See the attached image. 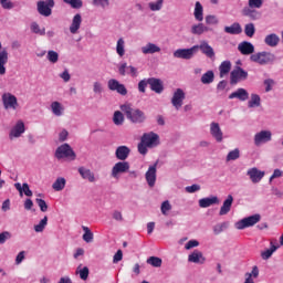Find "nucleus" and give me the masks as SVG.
<instances>
[{"instance_id": "53", "label": "nucleus", "mask_w": 283, "mask_h": 283, "mask_svg": "<svg viewBox=\"0 0 283 283\" xmlns=\"http://www.w3.org/2000/svg\"><path fill=\"white\" fill-rule=\"evenodd\" d=\"M206 23L207 25H218V23H220V20H218V17L210 14L206 17Z\"/></svg>"}, {"instance_id": "35", "label": "nucleus", "mask_w": 283, "mask_h": 283, "mask_svg": "<svg viewBox=\"0 0 283 283\" xmlns=\"http://www.w3.org/2000/svg\"><path fill=\"white\" fill-rule=\"evenodd\" d=\"M15 189L20 192L21 196H23V193L25 196H28L29 198H31L32 196V190H30V186L28 184H23L21 186V184H14Z\"/></svg>"}, {"instance_id": "13", "label": "nucleus", "mask_w": 283, "mask_h": 283, "mask_svg": "<svg viewBox=\"0 0 283 283\" xmlns=\"http://www.w3.org/2000/svg\"><path fill=\"white\" fill-rule=\"evenodd\" d=\"M129 171V164L127 161H118L112 168L113 178H117L118 174H127Z\"/></svg>"}, {"instance_id": "55", "label": "nucleus", "mask_w": 283, "mask_h": 283, "mask_svg": "<svg viewBox=\"0 0 283 283\" xmlns=\"http://www.w3.org/2000/svg\"><path fill=\"white\" fill-rule=\"evenodd\" d=\"M35 202L42 213H45V211H48V203L45 202V200L36 198Z\"/></svg>"}, {"instance_id": "5", "label": "nucleus", "mask_w": 283, "mask_h": 283, "mask_svg": "<svg viewBox=\"0 0 283 283\" xmlns=\"http://www.w3.org/2000/svg\"><path fill=\"white\" fill-rule=\"evenodd\" d=\"M261 217L260 214H253L248 218H243L235 223V229L242 231V229H249V227H255L258 222H260Z\"/></svg>"}, {"instance_id": "39", "label": "nucleus", "mask_w": 283, "mask_h": 283, "mask_svg": "<svg viewBox=\"0 0 283 283\" xmlns=\"http://www.w3.org/2000/svg\"><path fill=\"white\" fill-rule=\"evenodd\" d=\"M213 78H216V75L213 74V71H207L202 76H201V83L203 85H210V83H213Z\"/></svg>"}, {"instance_id": "2", "label": "nucleus", "mask_w": 283, "mask_h": 283, "mask_svg": "<svg viewBox=\"0 0 283 283\" xmlns=\"http://www.w3.org/2000/svg\"><path fill=\"white\" fill-rule=\"evenodd\" d=\"M252 63H259V65H268V63H273L275 61V55L271 52H259L250 56Z\"/></svg>"}, {"instance_id": "25", "label": "nucleus", "mask_w": 283, "mask_h": 283, "mask_svg": "<svg viewBox=\"0 0 283 283\" xmlns=\"http://www.w3.org/2000/svg\"><path fill=\"white\" fill-rule=\"evenodd\" d=\"M78 174L84 180H88V182H96V177L94 176V172H92V170L85 167H80Z\"/></svg>"}, {"instance_id": "9", "label": "nucleus", "mask_w": 283, "mask_h": 283, "mask_svg": "<svg viewBox=\"0 0 283 283\" xmlns=\"http://www.w3.org/2000/svg\"><path fill=\"white\" fill-rule=\"evenodd\" d=\"M107 85L111 92H117V94H120V96H127V87H125V84H120L118 80L111 78Z\"/></svg>"}, {"instance_id": "17", "label": "nucleus", "mask_w": 283, "mask_h": 283, "mask_svg": "<svg viewBox=\"0 0 283 283\" xmlns=\"http://www.w3.org/2000/svg\"><path fill=\"white\" fill-rule=\"evenodd\" d=\"M238 50L243 54V56H249V54L253 55L255 46L251 42L243 41L238 45Z\"/></svg>"}, {"instance_id": "32", "label": "nucleus", "mask_w": 283, "mask_h": 283, "mask_svg": "<svg viewBox=\"0 0 283 283\" xmlns=\"http://www.w3.org/2000/svg\"><path fill=\"white\" fill-rule=\"evenodd\" d=\"M188 262H193L195 264H202V262H205V258H202V252L195 250L191 254H189Z\"/></svg>"}, {"instance_id": "56", "label": "nucleus", "mask_w": 283, "mask_h": 283, "mask_svg": "<svg viewBox=\"0 0 283 283\" xmlns=\"http://www.w3.org/2000/svg\"><path fill=\"white\" fill-rule=\"evenodd\" d=\"M147 85H149V78L139 81L138 90L142 92V94H145L147 91Z\"/></svg>"}, {"instance_id": "64", "label": "nucleus", "mask_w": 283, "mask_h": 283, "mask_svg": "<svg viewBox=\"0 0 283 283\" xmlns=\"http://www.w3.org/2000/svg\"><path fill=\"white\" fill-rule=\"evenodd\" d=\"M250 8H262V0H249Z\"/></svg>"}, {"instance_id": "42", "label": "nucleus", "mask_w": 283, "mask_h": 283, "mask_svg": "<svg viewBox=\"0 0 283 283\" xmlns=\"http://www.w3.org/2000/svg\"><path fill=\"white\" fill-rule=\"evenodd\" d=\"M147 264H150V266H155L156 269H159V266H163V259L158 256H150L147 259Z\"/></svg>"}, {"instance_id": "11", "label": "nucleus", "mask_w": 283, "mask_h": 283, "mask_svg": "<svg viewBox=\"0 0 283 283\" xmlns=\"http://www.w3.org/2000/svg\"><path fill=\"white\" fill-rule=\"evenodd\" d=\"M272 136L273 134L270 130H261L254 135V145L260 147V145L271 142Z\"/></svg>"}, {"instance_id": "30", "label": "nucleus", "mask_w": 283, "mask_h": 283, "mask_svg": "<svg viewBox=\"0 0 283 283\" xmlns=\"http://www.w3.org/2000/svg\"><path fill=\"white\" fill-rule=\"evenodd\" d=\"M195 19L196 21H205V9L202 8V4L197 1L195 4Z\"/></svg>"}, {"instance_id": "40", "label": "nucleus", "mask_w": 283, "mask_h": 283, "mask_svg": "<svg viewBox=\"0 0 283 283\" xmlns=\"http://www.w3.org/2000/svg\"><path fill=\"white\" fill-rule=\"evenodd\" d=\"M83 264H80L76 269V273H78L81 280H87V277H90V268L84 266L82 268Z\"/></svg>"}, {"instance_id": "52", "label": "nucleus", "mask_w": 283, "mask_h": 283, "mask_svg": "<svg viewBox=\"0 0 283 283\" xmlns=\"http://www.w3.org/2000/svg\"><path fill=\"white\" fill-rule=\"evenodd\" d=\"M46 59H48V61H50V63H57L59 62V53L56 51H49Z\"/></svg>"}, {"instance_id": "33", "label": "nucleus", "mask_w": 283, "mask_h": 283, "mask_svg": "<svg viewBox=\"0 0 283 283\" xmlns=\"http://www.w3.org/2000/svg\"><path fill=\"white\" fill-rule=\"evenodd\" d=\"M142 52L143 54H156V52H160V46L149 42L142 48Z\"/></svg>"}, {"instance_id": "7", "label": "nucleus", "mask_w": 283, "mask_h": 283, "mask_svg": "<svg viewBox=\"0 0 283 283\" xmlns=\"http://www.w3.org/2000/svg\"><path fill=\"white\" fill-rule=\"evenodd\" d=\"M142 142L149 148L158 147V145H160V137L154 132L145 133L142 136Z\"/></svg>"}, {"instance_id": "22", "label": "nucleus", "mask_w": 283, "mask_h": 283, "mask_svg": "<svg viewBox=\"0 0 283 283\" xmlns=\"http://www.w3.org/2000/svg\"><path fill=\"white\" fill-rule=\"evenodd\" d=\"M81 23H83V18L81 17V13H76L73 17L72 23L70 25L71 34H76V32L81 30Z\"/></svg>"}, {"instance_id": "8", "label": "nucleus", "mask_w": 283, "mask_h": 283, "mask_svg": "<svg viewBox=\"0 0 283 283\" xmlns=\"http://www.w3.org/2000/svg\"><path fill=\"white\" fill-rule=\"evenodd\" d=\"M54 6V0L39 1L38 12L42 17H50L52 14V7Z\"/></svg>"}, {"instance_id": "1", "label": "nucleus", "mask_w": 283, "mask_h": 283, "mask_svg": "<svg viewBox=\"0 0 283 283\" xmlns=\"http://www.w3.org/2000/svg\"><path fill=\"white\" fill-rule=\"evenodd\" d=\"M120 111L125 114L126 118L130 120V123L140 124L147 120L145 112L140 111V108H133L130 103L120 105Z\"/></svg>"}, {"instance_id": "62", "label": "nucleus", "mask_w": 283, "mask_h": 283, "mask_svg": "<svg viewBox=\"0 0 283 283\" xmlns=\"http://www.w3.org/2000/svg\"><path fill=\"white\" fill-rule=\"evenodd\" d=\"M147 144L143 143V139L140 140V143L138 144V151L139 154H142L143 156H145V154H147Z\"/></svg>"}, {"instance_id": "36", "label": "nucleus", "mask_w": 283, "mask_h": 283, "mask_svg": "<svg viewBox=\"0 0 283 283\" xmlns=\"http://www.w3.org/2000/svg\"><path fill=\"white\" fill-rule=\"evenodd\" d=\"M51 112L54 114V116H63V112H65V108L60 102H53L51 104Z\"/></svg>"}, {"instance_id": "24", "label": "nucleus", "mask_w": 283, "mask_h": 283, "mask_svg": "<svg viewBox=\"0 0 283 283\" xmlns=\"http://www.w3.org/2000/svg\"><path fill=\"white\" fill-rule=\"evenodd\" d=\"M233 206V196L229 195L220 208L219 216H227Z\"/></svg>"}, {"instance_id": "29", "label": "nucleus", "mask_w": 283, "mask_h": 283, "mask_svg": "<svg viewBox=\"0 0 283 283\" xmlns=\"http://www.w3.org/2000/svg\"><path fill=\"white\" fill-rule=\"evenodd\" d=\"M260 275V270L258 269V265H254L252 268V271L249 273H245V281L244 283H255V279H258Z\"/></svg>"}, {"instance_id": "59", "label": "nucleus", "mask_w": 283, "mask_h": 283, "mask_svg": "<svg viewBox=\"0 0 283 283\" xmlns=\"http://www.w3.org/2000/svg\"><path fill=\"white\" fill-rule=\"evenodd\" d=\"M168 211H171V203H169V200H166L161 203V213H163V216H167Z\"/></svg>"}, {"instance_id": "27", "label": "nucleus", "mask_w": 283, "mask_h": 283, "mask_svg": "<svg viewBox=\"0 0 283 283\" xmlns=\"http://www.w3.org/2000/svg\"><path fill=\"white\" fill-rule=\"evenodd\" d=\"M265 45H269V48H277L280 44V36L275 33L268 34L264 39Z\"/></svg>"}, {"instance_id": "20", "label": "nucleus", "mask_w": 283, "mask_h": 283, "mask_svg": "<svg viewBox=\"0 0 283 283\" xmlns=\"http://www.w3.org/2000/svg\"><path fill=\"white\" fill-rule=\"evenodd\" d=\"M248 176L250 177V180L255 185L264 178V171H261L254 167L248 170Z\"/></svg>"}, {"instance_id": "3", "label": "nucleus", "mask_w": 283, "mask_h": 283, "mask_svg": "<svg viewBox=\"0 0 283 283\" xmlns=\"http://www.w3.org/2000/svg\"><path fill=\"white\" fill-rule=\"evenodd\" d=\"M55 158H57V160H61L62 158L76 160V153H74L70 144H63L55 150Z\"/></svg>"}, {"instance_id": "46", "label": "nucleus", "mask_w": 283, "mask_h": 283, "mask_svg": "<svg viewBox=\"0 0 283 283\" xmlns=\"http://www.w3.org/2000/svg\"><path fill=\"white\" fill-rule=\"evenodd\" d=\"M163 3H165V0H157L156 2L148 3V7L153 12H158L163 10Z\"/></svg>"}, {"instance_id": "48", "label": "nucleus", "mask_w": 283, "mask_h": 283, "mask_svg": "<svg viewBox=\"0 0 283 283\" xmlns=\"http://www.w3.org/2000/svg\"><path fill=\"white\" fill-rule=\"evenodd\" d=\"M116 52H117L118 56H125V40H123V38H120L117 41Z\"/></svg>"}, {"instance_id": "43", "label": "nucleus", "mask_w": 283, "mask_h": 283, "mask_svg": "<svg viewBox=\"0 0 283 283\" xmlns=\"http://www.w3.org/2000/svg\"><path fill=\"white\" fill-rule=\"evenodd\" d=\"M45 227H48V216H45L40 222L39 224L34 226V231L35 233H43Z\"/></svg>"}, {"instance_id": "54", "label": "nucleus", "mask_w": 283, "mask_h": 283, "mask_svg": "<svg viewBox=\"0 0 283 283\" xmlns=\"http://www.w3.org/2000/svg\"><path fill=\"white\" fill-rule=\"evenodd\" d=\"M224 229H227V222L219 223V224L214 226L213 227L214 235H220V233H222V231H224Z\"/></svg>"}, {"instance_id": "31", "label": "nucleus", "mask_w": 283, "mask_h": 283, "mask_svg": "<svg viewBox=\"0 0 283 283\" xmlns=\"http://www.w3.org/2000/svg\"><path fill=\"white\" fill-rule=\"evenodd\" d=\"M226 34H242V25L234 22L230 27H224Z\"/></svg>"}, {"instance_id": "47", "label": "nucleus", "mask_w": 283, "mask_h": 283, "mask_svg": "<svg viewBox=\"0 0 283 283\" xmlns=\"http://www.w3.org/2000/svg\"><path fill=\"white\" fill-rule=\"evenodd\" d=\"M238 158H240V149L235 148L227 155L226 160L231 163V160H238Z\"/></svg>"}, {"instance_id": "4", "label": "nucleus", "mask_w": 283, "mask_h": 283, "mask_svg": "<svg viewBox=\"0 0 283 283\" xmlns=\"http://www.w3.org/2000/svg\"><path fill=\"white\" fill-rule=\"evenodd\" d=\"M249 78V72L244 71V69L237 66L230 73V85H238L241 81H247Z\"/></svg>"}, {"instance_id": "61", "label": "nucleus", "mask_w": 283, "mask_h": 283, "mask_svg": "<svg viewBox=\"0 0 283 283\" xmlns=\"http://www.w3.org/2000/svg\"><path fill=\"white\" fill-rule=\"evenodd\" d=\"M196 247H200V242H198L197 240H190L186 243L185 249L189 251V249H193Z\"/></svg>"}, {"instance_id": "15", "label": "nucleus", "mask_w": 283, "mask_h": 283, "mask_svg": "<svg viewBox=\"0 0 283 283\" xmlns=\"http://www.w3.org/2000/svg\"><path fill=\"white\" fill-rule=\"evenodd\" d=\"M210 134L217 140V143H222L223 133L220 128V124L212 122L210 124Z\"/></svg>"}, {"instance_id": "21", "label": "nucleus", "mask_w": 283, "mask_h": 283, "mask_svg": "<svg viewBox=\"0 0 283 283\" xmlns=\"http://www.w3.org/2000/svg\"><path fill=\"white\" fill-rule=\"evenodd\" d=\"M198 50L202 52L208 59H213L216 56V52L213 51V48L209 45V42L202 41L200 45H198Z\"/></svg>"}, {"instance_id": "45", "label": "nucleus", "mask_w": 283, "mask_h": 283, "mask_svg": "<svg viewBox=\"0 0 283 283\" xmlns=\"http://www.w3.org/2000/svg\"><path fill=\"white\" fill-rule=\"evenodd\" d=\"M31 31L34 33V34H40V36H45V28H42L39 25V23L36 22H33L31 24Z\"/></svg>"}, {"instance_id": "28", "label": "nucleus", "mask_w": 283, "mask_h": 283, "mask_svg": "<svg viewBox=\"0 0 283 283\" xmlns=\"http://www.w3.org/2000/svg\"><path fill=\"white\" fill-rule=\"evenodd\" d=\"M220 200L218 197H210V198H202L199 200V207L201 209H207L208 207H211V205H218Z\"/></svg>"}, {"instance_id": "58", "label": "nucleus", "mask_w": 283, "mask_h": 283, "mask_svg": "<svg viewBox=\"0 0 283 283\" xmlns=\"http://www.w3.org/2000/svg\"><path fill=\"white\" fill-rule=\"evenodd\" d=\"M69 4H71V8L74 10H81V8H83V0H70Z\"/></svg>"}, {"instance_id": "57", "label": "nucleus", "mask_w": 283, "mask_h": 283, "mask_svg": "<svg viewBox=\"0 0 283 283\" xmlns=\"http://www.w3.org/2000/svg\"><path fill=\"white\" fill-rule=\"evenodd\" d=\"M93 6L96 8H107L109 6V0H93Z\"/></svg>"}, {"instance_id": "37", "label": "nucleus", "mask_w": 283, "mask_h": 283, "mask_svg": "<svg viewBox=\"0 0 283 283\" xmlns=\"http://www.w3.org/2000/svg\"><path fill=\"white\" fill-rule=\"evenodd\" d=\"M190 32L191 34H197L200 36V34H205V32H209V28L203 25L202 23H198L191 27Z\"/></svg>"}, {"instance_id": "41", "label": "nucleus", "mask_w": 283, "mask_h": 283, "mask_svg": "<svg viewBox=\"0 0 283 283\" xmlns=\"http://www.w3.org/2000/svg\"><path fill=\"white\" fill-rule=\"evenodd\" d=\"M84 234H83V240L84 242H93L94 241V233L92 232V230H90L87 227L83 226L82 227Z\"/></svg>"}, {"instance_id": "49", "label": "nucleus", "mask_w": 283, "mask_h": 283, "mask_svg": "<svg viewBox=\"0 0 283 283\" xmlns=\"http://www.w3.org/2000/svg\"><path fill=\"white\" fill-rule=\"evenodd\" d=\"M260 95L252 94L251 99L248 103V107H260Z\"/></svg>"}, {"instance_id": "34", "label": "nucleus", "mask_w": 283, "mask_h": 283, "mask_svg": "<svg viewBox=\"0 0 283 283\" xmlns=\"http://www.w3.org/2000/svg\"><path fill=\"white\" fill-rule=\"evenodd\" d=\"M220 78H224L231 72V61H223L219 66Z\"/></svg>"}, {"instance_id": "63", "label": "nucleus", "mask_w": 283, "mask_h": 283, "mask_svg": "<svg viewBox=\"0 0 283 283\" xmlns=\"http://www.w3.org/2000/svg\"><path fill=\"white\" fill-rule=\"evenodd\" d=\"M187 193H196V191H200V185H192L186 187Z\"/></svg>"}, {"instance_id": "19", "label": "nucleus", "mask_w": 283, "mask_h": 283, "mask_svg": "<svg viewBox=\"0 0 283 283\" xmlns=\"http://www.w3.org/2000/svg\"><path fill=\"white\" fill-rule=\"evenodd\" d=\"M25 133V124L23 122H18L15 126L11 129L9 137L12 140V138H19L21 134Z\"/></svg>"}, {"instance_id": "12", "label": "nucleus", "mask_w": 283, "mask_h": 283, "mask_svg": "<svg viewBox=\"0 0 283 283\" xmlns=\"http://www.w3.org/2000/svg\"><path fill=\"white\" fill-rule=\"evenodd\" d=\"M148 85L151 92H155V94H163V92H165V85L160 78L149 77Z\"/></svg>"}, {"instance_id": "26", "label": "nucleus", "mask_w": 283, "mask_h": 283, "mask_svg": "<svg viewBox=\"0 0 283 283\" xmlns=\"http://www.w3.org/2000/svg\"><path fill=\"white\" fill-rule=\"evenodd\" d=\"M146 181L149 187H154V185H156V164L150 166L146 171Z\"/></svg>"}, {"instance_id": "23", "label": "nucleus", "mask_w": 283, "mask_h": 283, "mask_svg": "<svg viewBox=\"0 0 283 283\" xmlns=\"http://www.w3.org/2000/svg\"><path fill=\"white\" fill-rule=\"evenodd\" d=\"M230 101L238 98L239 101H249V92L245 88H238L229 95Z\"/></svg>"}, {"instance_id": "51", "label": "nucleus", "mask_w": 283, "mask_h": 283, "mask_svg": "<svg viewBox=\"0 0 283 283\" xmlns=\"http://www.w3.org/2000/svg\"><path fill=\"white\" fill-rule=\"evenodd\" d=\"M244 32H245V34H247L250 39H252V36L255 34V24H253V23H248V24H245V27H244Z\"/></svg>"}, {"instance_id": "60", "label": "nucleus", "mask_w": 283, "mask_h": 283, "mask_svg": "<svg viewBox=\"0 0 283 283\" xmlns=\"http://www.w3.org/2000/svg\"><path fill=\"white\" fill-rule=\"evenodd\" d=\"M10 238H12V233L9 231H3L0 233V244H6V241L10 240Z\"/></svg>"}, {"instance_id": "50", "label": "nucleus", "mask_w": 283, "mask_h": 283, "mask_svg": "<svg viewBox=\"0 0 283 283\" xmlns=\"http://www.w3.org/2000/svg\"><path fill=\"white\" fill-rule=\"evenodd\" d=\"M275 251H277V247H275V245H272L271 249L263 251L261 253L262 260H269V258H271V255H273V253H275Z\"/></svg>"}, {"instance_id": "18", "label": "nucleus", "mask_w": 283, "mask_h": 283, "mask_svg": "<svg viewBox=\"0 0 283 283\" xmlns=\"http://www.w3.org/2000/svg\"><path fill=\"white\" fill-rule=\"evenodd\" d=\"M129 154H132V149H129L127 146H119L115 150L117 160H127V158H129Z\"/></svg>"}, {"instance_id": "44", "label": "nucleus", "mask_w": 283, "mask_h": 283, "mask_svg": "<svg viewBox=\"0 0 283 283\" xmlns=\"http://www.w3.org/2000/svg\"><path fill=\"white\" fill-rule=\"evenodd\" d=\"M114 125H123L125 123V116L120 111H116L113 116Z\"/></svg>"}, {"instance_id": "16", "label": "nucleus", "mask_w": 283, "mask_h": 283, "mask_svg": "<svg viewBox=\"0 0 283 283\" xmlns=\"http://www.w3.org/2000/svg\"><path fill=\"white\" fill-rule=\"evenodd\" d=\"M118 73L120 76H125L126 74H130L135 78V76H138V69L135 66H127V63H122L118 67Z\"/></svg>"}, {"instance_id": "6", "label": "nucleus", "mask_w": 283, "mask_h": 283, "mask_svg": "<svg viewBox=\"0 0 283 283\" xmlns=\"http://www.w3.org/2000/svg\"><path fill=\"white\" fill-rule=\"evenodd\" d=\"M198 52V45H193L190 49H178L174 52L175 59H184L189 61V59H193V54Z\"/></svg>"}, {"instance_id": "38", "label": "nucleus", "mask_w": 283, "mask_h": 283, "mask_svg": "<svg viewBox=\"0 0 283 283\" xmlns=\"http://www.w3.org/2000/svg\"><path fill=\"white\" fill-rule=\"evenodd\" d=\"M66 180L63 177H60L55 180V182L52 185V189H54V191H63V189H65V185H66Z\"/></svg>"}, {"instance_id": "10", "label": "nucleus", "mask_w": 283, "mask_h": 283, "mask_svg": "<svg viewBox=\"0 0 283 283\" xmlns=\"http://www.w3.org/2000/svg\"><path fill=\"white\" fill-rule=\"evenodd\" d=\"M2 102L4 105V109H17V107H19V102H17V96L10 93H4L2 95Z\"/></svg>"}, {"instance_id": "14", "label": "nucleus", "mask_w": 283, "mask_h": 283, "mask_svg": "<svg viewBox=\"0 0 283 283\" xmlns=\"http://www.w3.org/2000/svg\"><path fill=\"white\" fill-rule=\"evenodd\" d=\"M185 101V91L182 88H177L172 95L171 104L176 109H180L182 107V102Z\"/></svg>"}]
</instances>
